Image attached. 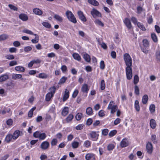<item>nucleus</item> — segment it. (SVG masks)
Returning <instances> with one entry per match:
<instances>
[{
  "instance_id": "obj_1",
  "label": "nucleus",
  "mask_w": 160,
  "mask_h": 160,
  "mask_svg": "<svg viewBox=\"0 0 160 160\" xmlns=\"http://www.w3.org/2000/svg\"><path fill=\"white\" fill-rule=\"evenodd\" d=\"M124 59L127 67H131L132 64V59L128 53H125L124 55Z\"/></svg>"
},
{
  "instance_id": "obj_2",
  "label": "nucleus",
  "mask_w": 160,
  "mask_h": 160,
  "mask_svg": "<svg viewBox=\"0 0 160 160\" xmlns=\"http://www.w3.org/2000/svg\"><path fill=\"white\" fill-rule=\"evenodd\" d=\"M66 15L69 21L74 23H77L76 19L71 11L69 10L67 11L66 12Z\"/></svg>"
},
{
  "instance_id": "obj_3",
  "label": "nucleus",
  "mask_w": 160,
  "mask_h": 160,
  "mask_svg": "<svg viewBox=\"0 0 160 160\" xmlns=\"http://www.w3.org/2000/svg\"><path fill=\"white\" fill-rule=\"evenodd\" d=\"M33 137L35 138H38L40 140H44L46 137L45 133H41L39 131H36L33 134Z\"/></svg>"
},
{
  "instance_id": "obj_4",
  "label": "nucleus",
  "mask_w": 160,
  "mask_h": 160,
  "mask_svg": "<svg viewBox=\"0 0 160 160\" xmlns=\"http://www.w3.org/2000/svg\"><path fill=\"white\" fill-rule=\"evenodd\" d=\"M126 72L127 79H131L132 77V69L131 67H127L126 68Z\"/></svg>"
},
{
  "instance_id": "obj_5",
  "label": "nucleus",
  "mask_w": 160,
  "mask_h": 160,
  "mask_svg": "<svg viewBox=\"0 0 160 160\" xmlns=\"http://www.w3.org/2000/svg\"><path fill=\"white\" fill-rule=\"evenodd\" d=\"M88 135L91 137V140L94 141H96L98 139L99 135L96 133L95 131H92L88 134Z\"/></svg>"
},
{
  "instance_id": "obj_6",
  "label": "nucleus",
  "mask_w": 160,
  "mask_h": 160,
  "mask_svg": "<svg viewBox=\"0 0 160 160\" xmlns=\"http://www.w3.org/2000/svg\"><path fill=\"white\" fill-rule=\"evenodd\" d=\"M91 14L94 18L97 17H101L102 16L101 13L95 8L92 9V10L91 11Z\"/></svg>"
},
{
  "instance_id": "obj_7",
  "label": "nucleus",
  "mask_w": 160,
  "mask_h": 160,
  "mask_svg": "<svg viewBox=\"0 0 160 160\" xmlns=\"http://www.w3.org/2000/svg\"><path fill=\"white\" fill-rule=\"evenodd\" d=\"M129 144V141L127 138L123 139L120 142V146L122 148L126 147L128 146Z\"/></svg>"
},
{
  "instance_id": "obj_8",
  "label": "nucleus",
  "mask_w": 160,
  "mask_h": 160,
  "mask_svg": "<svg viewBox=\"0 0 160 160\" xmlns=\"http://www.w3.org/2000/svg\"><path fill=\"white\" fill-rule=\"evenodd\" d=\"M85 158L87 160H95V154L91 153L87 154Z\"/></svg>"
},
{
  "instance_id": "obj_9",
  "label": "nucleus",
  "mask_w": 160,
  "mask_h": 160,
  "mask_svg": "<svg viewBox=\"0 0 160 160\" xmlns=\"http://www.w3.org/2000/svg\"><path fill=\"white\" fill-rule=\"evenodd\" d=\"M78 14L79 18L82 21L85 22L87 21V19L83 14V12L81 11H78Z\"/></svg>"
},
{
  "instance_id": "obj_10",
  "label": "nucleus",
  "mask_w": 160,
  "mask_h": 160,
  "mask_svg": "<svg viewBox=\"0 0 160 160\" xmlns=\"http://www.w3.org/2000/svg\"><path fill=\"white\" fill-rule=\"evenodd\" d=\"M49 143L48 141H44L41 144V148L43 150L47 149L49 146Z\"/></svg>"
},
{
  "instance_id": "obj_11",
  "label": "nucleus",
  "mask_w": 160,
  "mask_h": 160,
  "mask_svg": "<svg viewBox=\"0 0 160 160\" xmlns=\"http://www.w3.org/2000/svg\"><path fill=\"white\" fill-rule=\"evenodd\" d=\"M146 149L148 153L151 154L152 153V146L151 142H148L147 143Z\"/></svg>"
},
{
  "instance_id": "obj_12",
  "label": "nucleus",
  "mask_w": 160,
  "mask_h": 160,
  "mask_svg": "<svg viewBox=\"0 0 160 160\" xmlns=\"http://www.w3.org/2000/svg\"><path fill=\"white\" fill-rule=\"evenodd\" d=\"M124 22L128 29H130L132 27V25L130 20L128 18H126Z\"/></svg>"
},
{
  "instance_id": "obj_13",
  "label": "nucleus",
  "mask_w": 160,
  "mask_h": 160,
  "mask_svg": "<svg viewBox=\"0 0 160 160\" xmlns=\"http://www.w3.org/2000/svg\"><path fill=\"white\" fill-rule=\"evenodd\" d=\"M81 90L82 92L87 94L89 90L88 85L86 84H84L81 88Z\"/></svg>"
},
{
  "instance_id": "obj_14",
  "label": "nucleus",
  "mask_w": 160,
  "mask_h": 160,
  "mask_svg": "<svg viewBox=\"0 0 160 160\" xmlns=\"http://www.w3.org/2000/svg\"><path fill=\"white\" fill-rule=\"evenodd\" d=\"M19 135L20 131L18 130H16L14 132L12 135V139L14 140H16L19 137Z\"/></svg>"
},
{
  "instance_id": "obj_15",
  "label": "nucleus",
  "mask_w": 160,
  "mask_h": 160,
  "mask_svg": "<svg viewBox=\"0 0 160 160\" xmlns=\"http://www.w3.org/2000/svg\"><path fill=\"white\" fill-rule=\"evenodd\" d=\"M19 18L23 21H27L28 19V16L25 14L22 13L19 16Z\"/></svg>"
},
{
  "instance_id": "obj_16",
  "label": "nucleus",
  "mask_w": 160,
  "mask_h": 160,
  "mask_svg": "<svg viewBox=\"0 0 160 160\" xmlns=\"http://www.w3.org/2000/svg\"><path fill=\"white\" fill-rule=\"evenodd\" d=\"M69 92L68 90L67 89H66L65 90V94L63 98V101L64 102L68 99L69 97Z\"/></svg>"
},
{
  "instance_id": "obj_17",
  "label": "nucleus",
  "mask_w": 160,
  "mask_h": 160,
  "mask_svg": "<svg viewBox=\"0 0 160 160\" xmlns=\"http://www.w3.org/2000/svg\"><path fill=\"white\" fill-rule=\"evenodd\" d=\"M68 113V108L64 107L62 112V115L63 116H66Z\"/></svg>"
},
{
  "instance_id": "obj_18",
  "label": "nucleus",
  "mask_w": 160,
  "mask_h": 160,
  "mask_svg": "<svg viewBox=\"0 0 160 160\" xmlns=\"http://www.w3.org/2000/svg\"><path fill=\"white\" fill-rule=\"evenodd\" d=\"M33 12L35 14L38 15H41L42 14V12L38 8L33 9Z\"/></svg>"
},
{
  "instance_id": "obj_19",
  "label": "nucleus",
  "mask_w": 160,
  "mask_h": 160,
  "mask_svg": "<svg viewBox=\"0 0 160 160\" xmlns=\"http://www.w3.org/2000/svg\"><path fill=\"white\" fill-rule=\"evenodd\" d=\"M73 58L75 59L78 61H81V58L80 55L76 53H74L72 54Z\"/></svg>"
},
{
  "instance_id": "obj_20",
  "label": "nucleus",
  "mask_w": 160,
  "mask_h": 160,
  "mask_svg": "<svg viewBox=\"0 0 160 160\" xmlns=\"http://www.w3.org/2000/svg\"><path fill=\"white\" fill-rule=\"evenodd\" d=\"M150 124L151 128L152 129H154L156 126V123L155 120L152 119L150 122Z\"/></svg>"
},
{
  "instance_id": "obj_21",
  "label": "nucleus",
  "mask_w": 160,
  "mask_h": 160,
  "mask_svg": "<svg viewBox=\"0 0 160 160\" xmlns=\"http://www.w3.org/2000/svg\"><path fill=\"white\" fill-rule=\"evenodd\" d=\"M12 139V137L11 134H8L6 137L5 141L8 143L10 142Z\"/></svg>"
},
{
  "instance_id": "obj_22",
  "label": "nucleus",
  "mask_w": 160,
  "mask_h": 160,
  "mask_svg": "<svg viewBox=\"0 0 160 160\" xmlns=\"http://www.w3.org/2000/svg\"><path fill=\"white\" fill-rule=\"evenodd\" d=\"M8 76L7 74L2 75L0 77V82H2L8 79Z\"/></svg>"
},
{
  "instance_id": "obj_23",
  "label": "nucleus",
  "mask_w": 160,
  "mask_h": 160,
  "mask_svg": "<svg viewBox=\"0 0 160 160\" xmlns=\"http://www.w3.org/2000/svg\"><path fill=\"white\" fill-rule=\"evenodd\" d=\"M83 57L85 60L88 62H90L91 60V58L90 56L87 53H85L83 55Z\"/></svg>"
},
{
  "instance_id": "obj_24",
  "label": "nucleus",
  "mask_w": 160,
  "mask_h": 160,
  "mask_svg": "<svg viewBox=\"0 0 160 160\" xmlns=\"http://www.w3.org/2000/svg\"><path fill=\"white\" fill-rule=\"evenodd\" d=\"M88 2L94 6H98L99 4V2L96 0H88Z\"/></svg>"
},
{
  "instance_id": "obj_25",
  "label": "nucleus",
  "mask_w": 160,
  "mask_h": 160,
  "mask_svg": "<svg viewBox=\"0 0 160 160\" xmlns=\"http://www.w3.org/2000/svg\"><path fill=\"white\" fill-rule=\"evenodd\" d=\"M67 79V78L65 76L62 77L60 79L58 84L59 85L62 84L64 83Z\"/></svg>"
},
{
  "instance_id": "obj_26",
  "label": "nucleus",
  "mask_w": 160,
  "mask_h": 160,
  "mask_svg": "<svg viewBox=\"0 0 160 160\" xmlns=\"http://www.w3.org/2000/svg\"><path fill=\"white\" fill-rule=\"evenodd\" d=\"M91 142L87 140L85 141L83 143V146L86 148H88L91 147Z\"/></svg>"
},
{
  "instance_id": "obj_27",
  "label": "nucleus",
  "mask_w": 160,
  "mask_h": 160,
  "mask_svg": "<svg viewBox=\"0 0 160 160\" xmlns=\"http://www.w3.org/2000/svg\"><path fill=\"white\" fill-rule=\"evenodd\" d=\"M156 58L158 62H160V51H157L155 53Z\"/></svg>"
},
{
  "instance_id": "obj_28",
  "label": "nucleus",
  "mask_w": 160,
  "mask_h": 160,
  "mask_svg": "<svg viewBox=\"0 0 160 160\" xmlns=\"http://www.w3.org/2000/svg\"><path fill=\"white\" fill-rule=\"evenodd\" d=\"M54 18L57 21L59 22H62L63 19L59 15L57 14H55L54 16Z\"/></svg>"
},
{
  "instance_id": "obj_29",
  "label": "nucleus",
  "mask_w": 160,
  "mask_h": 160,
  "mask_svg": "<svg viewBox=\"0 0 160 160\" xmlns=\"http://www.w3.org/2000/svg\"><path fill=\"white\" fill-rule=\"evenodd\" d=\"M22 75L20 74H14L12 75V78L13 79H18L21 78Z\"/></svg>"
},
{
  "instance_id": "obj_30",
  "label": "nucleus",
  "mask_w": 160,
  "mask_h": 160,
  "mask_svg": "<svg viewBox=\"0 0 160 160\" xmlns=\"http://www.w3.org/2000/svg\"><path fill=\"white\" fill-rule=\"evenodd\" d=\"M15 69L17 71L20 72H24L25 69L22 66H18L15 67Z\"/></svg>"
},
{
  "instance_id": "obj_31",
  "label": "nucleus",
  "mask_w": 160,
  "mask_h": 160,
  "mask_svg": "<svg viewBox=\"0 0 160 160\" xmlns=\"http://www.w3.org/2000/svg\"><path fill=\"white\" fill-rule=\"evenodd\" d=\"M34 35L35 36V38L34 39H32L31 41L32 43H36L38 42L39 36L37 34H34Z\"/></svg>"
},
{
  "instance_id": "obj_32",
  "label": "nucleus",
  "mask_w": 160,
  "mask_h": 160,
  "mask_svg": "<svg viewBox=\"0 0 160 160\" xmlns=\"http://www.w3.org/2000/svg\"><path fill=\"white\" fill-rule=\"evenodd\" d=\"M53 95L51 93H48L46 96V100L47 101H49L51 98L53 97Z\"/></svg>"
},
{
  "instance_id": "obj_33",
  "label": "nucleus",
  "mask_w": 160,
  "mask_h": 160,
  "mask_svg": "<svg viewBox=\"0 0 160 160\" xmlns=\"http://www.w3.org/2000/svg\"><path fill=\"white\" fill-rule=\"evenodd\" d=\"M36 108V107H34L31 108L28 112V117L30 118H31L33 114V111L35 110Z\"/></svg>"
},
{
  "instance_id": "obj_34",
  "label": "nucleus",
  "mask_w": 160,
  "mask_h": 160,
  "mask_svg": "<svg viewBox=\"0 0 160 160\" xmlns=\"http://www.w3.org/2000/svg\"><path fill=\"white\" fill-rule=\"evenodd\" d=\"M95 23L98 25L101 26L102 27L104 26V24L100 20L98 19H96L94 21Z\"/></svg>"
},
{
  "instance_id": "obj_35",
  "label": "nucleus",
  "mask_w": 160,
  "mask_h": 160,
  "mask_svg": "<svg viewBox=\"0 0 160 160\" xmlns=\"http://www.w3.org/2000/svg\"><path fill=\"white\" fill-rule=\"evenodd\" d=\"M86 113L88 115H91L92 114V108L90 107L87 108L86 110Z\"/></svg>"
},
{
  "instance_id": "obj_36",
  "label": "nucleus",
  "mask_w": 160,
  "mask_h": 160,
  "mask_svg": "<svg viewBox=\"0 0 160 160\" xmlns=\"http://www.w3.org/2000/svg\"><path fill=\"white\" fill-rule=\"evenodd\" d=\"M148 100V96L147 95H145L142 97V102L143 104H146Z\"/></svg>"
},
{
  "instance_id": "obj_37",
  "label": "nucleus",
  "mask_w": 160,
  "mask_h": 160,
  "mask_svg": "<svg viewBox=\"0 0 160 160\" xmlns=\"http://www.w3.org/2000/svg\"><path fill=\"white\" fill-rule=\"evenodd\" d=\"M79 143L78 142L74 141L72 143V146L73 148H76L79 146Z\"/></svg>"
},
{
  "instance_id": "obj_38",
  "label": "nucleus",
  "mask_w": 160,
  "mask_h": 160,
  "mask_svg": "<svg viewBox=\"0 0 160 160\" xmlns=\"http://www.w3.org/2000/svg\"><path fill=\"white\" fill-rule=\"evenodd\" d=\"M73 118V115L72 114H69L68 117L66 118V120L67 122H68L71 121Z\"/></svg>"
},
{
  "instance_id": "obj_39",
  "label": "nucleus",
  "mask_w": 160,
  "mask_h": 160,
  "mask_svg": "<svg viewBox=\"0 0 160 160\" xmlns=\"http://www.w3.org/2000/svg\"><path fill=\"white\" fill-rule=\"evenodd\" d=\"M135 107L136 110L137 111H139L140 110V107L139 102L138 100H136L135 102Z\"/></svg>"
},
{
  "instance_id": "obj_40",
  "label": "nucleus",
  "mask_w": 160,
  "mask_h": 160,
  "mask_svg": "<svg viewBox=\"0 0 160 160\" xmlns=\"http://www.w3.org/2000/svg\"><path fill=\"white\" fill-rule=\"evenodd\" d=\"M105 87V84L104 80H102L100 83V88L101 90H103Z\"/></svg>"
},
{
  "instance_id": "obj_41",
  "label": "nucleus",
  "mask_w": 160,
  "mask_h": 160,
  "mask_svg": "<svg viewBox=\"0 0 160 160\" xmlns=\"http://www.w3.org/2000/svg\"><path fill=\"white\" fill-rule=\"evenodd\" d=\"M48 77V76L45 73H40L38 75V77L42 79H46Z\"/></svg>"
},
{
  "instance_id": "obj_42",
  "label": "nucleus",
  "mask_w": 160,
  "mask_h": 160,
  "mask_svg": "<svg viewBox=\"0 0 160 160\" xmlns=\"http://www.w3.org/2000/svg\"><path fill=\"white\" fill-rule=\"evenodd\" d=\"M11 111V109L10 108H5L1 112V113L3 115L6 113V112H9Z\"/></svg>"
},
{
  "instance_id": "obj_43",
  "label": "nucleus",
  "mask_w": 160,
  "mask_h": 160,
  "mask_svg": "<svg viewBox=\"0 0 160 160\" xmlns=\"http://www.w3.org/2000/svg\"><path fill=\"white\" fill-rule=\"evenodd\" d=\"M8 38V35L6 34H3L0 35V41L5 40Z\"/></svg>"
},
{
  "instance_id": "obj_44",
  "label": "nucleus",
  "mask_w": 160,
  "mask_h": 160,
  "mask_svg": "<svg viewBox=\"0 0 160 160\" xmlns=\"http://www.w3.org/2000/svg\"><path fill=\"white\" fill-rule=\"evenodd\" d=\"M143 44L144 46L145 47H148L149 46V43L148 41L146 39H144L142 41Z\"/></svg>"
},
{
  "instance_id": "obj_45",
  "label": "nucleus",
  "mask_w": 160,
  "mask_h": 160,
  "mask_svg": "<svg viewBox=\"0 0 160 160\" xmlns=\"http://www.w3.org/2000/svg\"><path fill=\"white\" fill-rule=\"evenodd\" d=\"M144 10V9L140 6H138L137 8V13L138 14H140Z\"/></svg>"
},
{
  "instance_id": "obj_46",
  "label": "nucleus",
  "mask_w": 160,
  "mask_h": 160,
  "mask_svg": "<svg viewBox=\"0 0 160 160\" xmlns=\"http://www.w3.org/2000/svg\"><path fill=\"white\" fill-rule=\"evenodd\" d=\"M117 132V131L116 130H113L111 131L109 133V136L110 137H112L115 135Z\"/></svg>"
},
{
  "instance_id": "obj_47",
  "label": "nucleus",
  "mask_w": 160,
  "mask_h": 160,
  "mask_svg": "<svg viewBox=\"0 0 160 160\" xmlns=\"http://www.w3.org/2000/svg\"><path fill=\"white\" fill-rule=\"evenodd\" d=\"M82 116V113H78L76 115V119L78 121L80 120L81 119Z\"/></svg>"
},
{
  "instance_id": "obj_48",
  "label": "nucleus",
  "mask_w": 160,
  "mask_h": 160,
  "mask_svg": "<svg viewBox=\"0 0 160 160\" xmlns=\"http://www.w3.org/2000/svg\"><path fill=\"white\" fill-rule=\"evenodd\" d=\"M137 25L138 28H140L142 30L144 31L146 30L144 26L140 22H138Z\"/></svg>"
},
{
  "instance_id": "obj_49",
  "label": "nucleus",
  "mask_w": 160,
  "mask_h": 160,
  "mask_svg": "<svg viewBox=\"0 0 160 160\" xmlns=\"http://www.w3.org/2000/svg\"><path fill=\"white\" fill-rule=\"evenodd\" d=\"M118 108V107L117 105L113 106L110 109H111V113L113 114L115 112Z\"/></svg>"
},
{
  "instance_id": "obj_50",
  "label": "nucleus",
  "mask_w": 160,
  "mask_h": 160,
  "mask_svg": "<svg viewBox=\"0 0 160 160\" xmlns=\"http://www.w3.org/2000/svg\"><path fill=\"white\" fill-rule=\"evenodd\" d=\"M155 107L154 104H151L149 107V110L152 113L154 112L155 111Z\"/></svg>"
},
{
  "instance_id": "obj_51",
  "label": "nucleus",
  "mask_w": 160,
  "mask_h": 160,
  "mask_svg": "<svg viewBox=\"0 0 160 160\" xmlns=\"http://www.w3.org/2000/svg\"><path fill=\"white\" fill-rule=\"evenodd\" d=\"M115 147V146L112 144H110L107 146V149L108 151L112 150Z\"/></svg>"
},
{
  "instance_id": "obj_52",
  "label": "nucleus",
  "mask_w": 160,
  "mask_h": 160,
  "mask_svg": "<svg viewBox=\"0 0 160 160\" xmlns=\"http://www.w3.org/2000/svg\"><path fill=\"white\" fill-rule=\"evenodd\" d=\"M151 38L153 41L155 42H157L158 41L156 35L155 33H152L151 34Z\"/></svg>"
},
{
  "instance_id": "obj_53",
  "label": "nucleus",
  "mask_w": 160,
  "mask_h": 160,
  "mask_svg": "<svg viewBox=\"0 0 160 160\" xmlns=\"http://www.w3.org/2000/svg\"><path fill=\"white\" fill-rule=\"evenodd\" d=\"M151 139L153 143H156L157 142V141L156 139V136L155 135H152L151 136Z\"/></svg>"
},
{
  "instance_id": "obj_54",
  "label": "nucleus",
  "mask_w": 160,
  "mask_h": 160,
  "mask_svg": "<svg viewBox=\"0 0 160 160\" xmlns=\"http://www.w3.org/2000/svg\"><path fill=\"white\" fill-rule=\"evenodd\" d=\"M109 130L107 129H104L102 130V134L104 136H106L108 135Z\"/></svg>"
},
{
  "instance_id": "obj_55",
  "label": "nucleus",
  "mask_w": 160,
  "mask_h": 160,
  "mask_svg": "<svg viewBox=\"0 0 160 160\" xmlns=\"http://www.w3.org/2000/svg\"><path fill=\"white\" fill-rule=\"evenodd\" d=\"M139 81V78L138 76L136 75L134 78V84H136Z\"/></svg>"
},
{
  "instance_id": "obj_56",
  "label": "nucleus",
  "mask_w": 160,
  "mask_h": 160,
  "mask_svg": "<svg viewBox=\"0 0 160 160\" xmlns=\"http://www.w3.org/2000/svg\"><path fill=\"white\" fill-rule=\"evenodd\" d=\"M6 59L9 60L13 59L14 58V56L12 55H7L5 56Z\"/></svg>"
},
{
  "instance_id": "obj_57",
  "label": "nucleus",
  "mask_w": 160,
  "mask_h": 160,
  "mask_svg": "<svg viewBox=\"0 0 160 160\" xmlns=\"http://www.w3.org/2000/svg\"><path fill=\"white\" fill-rule=\"evenodd\" d=\"M23 32L29 34L30 35H34V34L33 33V32L31 31L28 30V29H24Z\"/></svg>"
},
{
  "instance_id": "obj_58",
  "label": "nucleus",
  "mask_w": 160,
  "mask_h": 160,
  "mask_svg": "<svg viewBox=\"0 0 160 160\" xmlns=\"http://www.w3.org/2000/svg\"><path fill=\"white\" fill-rule=\"evenodd\" d=\"M55 89L56 88L54 87H51L49 89L50 92L49 93L52 94V95H53L54 94L55 92Z\"/></svg>"
},
{
  "instance_id": "obj_59",
  "label": "nucleus",
  "mask_w": 160,
  "mask_h": 160,
  "mask_svg": "<svg viewBox=\"0 0 160 160\" xmlns=\"http://www.w3.org/2000/svg\"><path fill=\"white\" fill-rule=\"evenodd\" d=\"M135 93L137 95L139 94V89L138 87L136 85L135 87Z\"/></svg>"
},
{
  "instance_id": "obj_60",
  "label": "nucleus",
  "mask_w": 160,
  "mask_h": 160,
  "mask_svg": "<svg viewBox=\"0 0 160 160\" xmlns=\"http://www.w3.org/2000/svg\"><path fill=\"white\" fill-rule=\"evenodd\" d=\"M42 25L44 27L47 28H50L51 27V25L47 22H43Z\"/></svg>"
},
{
  "instance_id": "obj_61",
  "label": "nucleus",
  "mask_w": 160,
  "mask_h": 160,
  "mask_svg": "<svg viewBox=\"0 0 160 160\" xmlns=\"http://www.w3.org/2000/svg\"><path fill=\"white\" fill-rule=\"evenodd\" d=\"M8 7L14 11H17L18 8L15 6L11 4H9Z\"/></svg>"
},
{
  "instance_id": "obj_62",
  "label": "nucleus",
  "mask_w": 160,
  "mask_h": 160,
  "mask_svg": "<svg viewBox=\"0 0 160 160\" xmlns=\"http://www.w3.org/2000/svg\"><path fill=\"white\" fill-rule=\"evenodd\" d=\"M58 140L56 139H53L51 142V144L52 146H55L56 145L57 143Z\"/></svg>"
},
{
  "instance_id": "obj_63",
  "label": "nucleus",
  "mask_w": 160,
  "mask_h": 160,
  "mask_svg": "<svg viewBox=\"0 0 160 160\" xmlns=\"http://www.w3.org/2000/svg\"><path fill=\"white\" fill-rule=\"evenodd\" d=\"M32 49V48L30 46L26 47L24 48V51L25 52H29L31 51Z\"/></svg>"
},
{
  "instance_id": "obj_64",
  "label": "nucleus",
  "mask_w": 160,
  "mask_h": 160,
  "mask_svg": "<svg viewBox=\"0 0 160 160\" xmlns=\"http://www.w3.org/2000/svg\"><path fill=\"white\" fill-rule=\"evenodd\" d=\"M105 64L103 61H101L100 62V68L101 69H103L105 68Z\"/></svg>"
}]
</instances>
